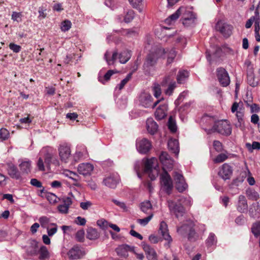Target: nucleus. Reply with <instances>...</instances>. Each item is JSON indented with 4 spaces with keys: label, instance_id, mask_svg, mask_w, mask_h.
<instances>
[{
    "label": "nucleus",
    "instance_id": "f257e3e1",
    "mask_svg": "<svg viewBox=\"0 0 260 260\" xmlns=\"http://www.w3.org/2000/svg\"><path fill=\"white\" fill-rule=\"evenodd\" d=\"M159 160L163 165L164 173L160 176L161 183L166 192L170 194L173 188L172 180L170 175L165 170L173 168L174 160L167 152L162 151L159 155Z\"/></svg>",
    "mask_w": 260,
    "mask_h": 260
},
{
    "label": "nucleus",
    "instance_id": "f03ea898",
    "mask_svg": "<svg viewBox=\"0 0 260 260\" xmlns=\"http://www.w3.org/2000/svg\"><path fill=\"white\" fill-rule=\"evenodd\" d=\"M164 52L165 49L161 47L152 49L146 57L144 67L149 68L154 66L156 63L157 59L162 56V53Z\"/></svg>",
    "mask_w": 260,
    "mask_h": 260
},
{
    "label": "nucleus",
    "instance_id": "7ed1b4c3",
    "mask_svg": "<svg viewBox=\"0 0 260 260\" xmlns=\"http://www.w3.org/2000/svg\"><path fill=\"white\" fill-rule=\"evenodd\" d=\"M157 165V160L155 157L147 159L145 164L144 171L148 174L151 180L155 179L158 175V170L156 168Z\"/></svg>",
    "mask_w": 260,
    "mask_h": 260
},
{
    "label": "nucleus",
    "instance_id": "20e7f679",
    "mask_svg": "<svg viewBox=\"0 0 260 260\" xmlns=\"http://www.w3.org/2000/svg\"><path fill=\"white\" fill-rule=\"evenodd\" d=\"M194 224L192 222L184 224L177 229V232L182 236L186 234L188 235V239L190 241H196L198 237V234L193 229Z\"/></svg>",
    "mask_w": 260,
    "mask_h": 260
},
{
    "label": "nucleus",
    "instance_id": "39448f33",
    "mask_svg": "<svg viewBox=\"0 0 260 260\" xmlns=\"http://www.w3.org/2000/svg\"><path fill=\"white\" fill-rule=\"evenodd\" d=\"M213 128L219 134L229 136L232 133V127L227 120L219 121L215 123Z\"/></svg>",
    "mask_w": 260,
    "mask_h": 260
},
{
    "label": "nucleus",
    "instance_id": "423d86ee",
    "mask_svg": "<svg viewBox=\"0 0 260 260\" xmlns=\"http://www.w3.org/2000/svg\"><path fill=\"white\" fill-rule=\"evenodd\" d=\"M176 70L171 72L169 75L166 76L161 82L162 86L168 84L167 89L165 90V93L170 95L172 94L174 89L176 87V83L173 80V76L175 73Z\"/></svg>",
    "mask_w": 260,
    "mask_h": 260
},
{
    "label": "nucleus",
    "instance_id": "0eeeda50",
    "mask_svg": "<svg viewBox=\"0 0 260 260\" xmlns=\"http://www.w3.org/2000/svg\"><path fill=\"white\" fill-rule=\"evenodd\" d=\"M152 96L147 93H142L140 97V103L143 107L145 108L151 107L152 109H154L161 101L164 100V98H161L153 104H152Z\"/></svg>",
    "mask_w": 260,
    "mask_h": 260
},
{
    "label": "nucleus",
    "instance_id": "6e6552de",
    "mask_svg": "<svg viewBox=\"0 0 260 260\" xmlns=\"http://www.w3.org/2000/svg\"><path fill=\"white\" fill-rule=\"evenodd\" d=\"M151 147V142L146 138L139 139L136 141V148L140 153L146 154L150 151Z\"/></svg>",
    "mask_w": 260,
    "mask_h": 260
},
{
    "label": "nucleus",
    "instance_id": "1a4fd4ad",
    "mask_svg": "<svg viewBox=\"0 0 260 260\" xmlns=\"http://www.w3.org/2000/svg\"><path fill=\"white\" fill-rule=\"evenodd\" d=\"M216 75L220 84L223 87L227 86L230 83V77L228 72L223 68H218L216 70Z\"/></svg>",
    "mask_w": 260,
    "mask_h": 260
},
{
    "label": "nucleus",
    "instance_id": "9d476101",
    "mask_svg": "<svg viewBox=\"0 0 260 260\" xmlns=\"http://www.w3.org/2000/svg\"><path fill=\"white\" fill-rule=\"evenodd\" d=\"M168 203L170 211L174 214L177 218L183 216L185 213V209L181 203L177 204L172 200H169Z\"/></svg>",
    "mask_w": 260,
    "mask_h": 260
},
{
    "label": "nucleus",
    "instance_id": "9b49d317",
    "mask_svg": "<svg viewBox=\"0 0 260 260\" xmlns=\"http://www.w3.org/2000/svg\"><path fill=\"white\" fill-rule=\"evenodd\" d=\"M58 153L60 160L67 163L71 157V148L67 144H60L58 147Z\"/></svg>",
    "mask_w": 260,
    "mask_h": 260
},
{
    "label": "nucleus",
    "instance_id": "f8f14e48",
    "mask_svg": "<svg viewBox=\"0 0 260 260\" xmlns=\"http://www.w3.org/2000/svg\"><path fill=\"white\" fill-rule=\"evenodd\" d=\"M85 254V252L83 248L77 245L74 246L68 252L69 257L73 260L80 259Z\"/></svg>",
    "mask_w": 260,
    "mask_h": 260
},
{
    "label": "nucleus",
    "instance_id": "ddd939ff",
    "mask_svg": "<svg viewBox=\"0 0 260 260\" xmlns=\"http://www.w3.org/2000/svg\"><path fill=\"white\" fill-rule=\"evenodd\" d=\"M8 174L13 179L19 180L21 179V172H19L17 167L11 162H8L6 164Z\"/></svg>",
    "mask_w": 260,
    "mask_h": 260
},
{
    "label": "nucleus",
    "instance_id": "4468645a",
    "mask_svg": "<svg viewBox=\"0 0 260 260\" xmlns=\"http://www.w3.org/2000/svg\"><path fill=\"white\" fill-rule=\"evenodd\" d=\"M217 30L219 31L224 37H229L232 34V26L228 24L219 21L215 26Z\"/></svg>",
    "mask_w": 260,
    "mask_h": 260
},
{
    "label": "nucleus",
    "instance_id": "2eb2a0df",
    "mask_svg": "<svg viewBox=\"0 0 260 260\" xmlns=\"http://www.w3.org/2000/svg\"><path fill=\"white\" fill-rule=\"evenodd\" d=\"M233 174V169L228 164L225 163L219 168L218 175L224 180L230 179Z\"/></svg>",
    "mask_w": 260,
    "mask_h": 260
},
{
    "label": "nucleus",
    "instance_id": "dca6fc26",
    "mask_svg": "<svg viewBox=\"0 0 260 260\" xmlns=\"http://www.w3.org/2000/svg\"><path fill=\"white\" fill-rule=\"evenodd\" d=\"M119 181V176L117 174H112L104 179L103 183L110 188H114L118 183Z\"/></svg>",
    "mask_w": 260,
    "mask_h": 260
},
{
    "label": "nucleus",
    "instance_id": "f3484780",
    "mask_svg": "<svg viewBox=\"0 0 260 260\" xmlns=\"http://www.w3.org/2000/svg\"><path fill=\"white\" fill-rule=\"evenodd\" d=\"M135 247L127 244H122L118 246L115 249L117 255L124 258L128 256L129 251L134 252Z\"/></svg>",
    "mask_w": 260,
    "mask_h": 260
},
{
    "label": "nucleus",
    "instance_id": "a211bd4d",
    "mask_svg": "<svg viewBox=\"0 0 260 260\" xmlns=\"http://www.w3.org/2000/svg\"><path fill=\"white\" fill-rule=\"evenodd\" d=\"M158 232L164 240L167 241L169 243L172 241V238L169 233L168 225L165 221H162L160 222Z\"/></svg>",
    "mask_w": 260,
    "mask_h": 260
},
{
    "label": "nucleus",
    "instance_id": "6ab92c4d",
    "mask_svg": "<svg viewBox=\"0 0 260 260\" xmlns=\"http://www.w3.org/2000/svg\"><path fill=\"white\" fill-rule=\"evenodd\" d=\"M168 110V105L164 103L161 104L156 109L155 116L156 119L161 120L164 118L167 115Z\"/></svg>",
    "mask_w": 260,
    "mask_h": 260
},
{
    "label": "nucleus",
    "instance_id": "aec40b11",
    "mask_svg": "<svg viewBox=\"0 0 260 260\" xmlns=\"http://www.w3.org/2000/svg\"><path fill=\"white\" fill-rule=\"evenodd\" d=\"M93 170V166L89 163H82L78 167V171L84 176L90 175Z\"/></svg>",
    "mask_w": 260,
    "mask_h": 260
},
{
    "label": "nucleus",
    "instance_id": "412c9836",
    "mask_svg": "<svg viewBox=\"0 0 260 260\" xmlns=\"http://www.w3.org/2000/svg\"><path fill=\"white\" fill-rule=\"evenodd\" d=\"M19 167L21 173L28 174L31 172V161L28 159L19 160Z\"/></svg>",
    "mask_w": 260,
    "mask_h": 260
},
{
    "label": "nucleus",
    "instance_id": "4be33fe9",
    "mask_svg": "<svg viewBox=\"0 0 260 260\" xmlns=\"http://www.w3.org/2000/svg\"><path fill=\"white\" fill-rule=\"evenodd\" d=\"M143 249L148 260H158L156 251L149 245L143 244Z\"/></svg>",
    "mask_w": 260,
    "mask_h": 260
},
{
    "label": "nucleus",
    "instance_id": "5701e85b",
    "mask_svg": "<svg viewBox=\"0 0 260 260\" xmlns=\"http://www.w3.org/2000/svg\"><path fill=\"white\" fill-rule=\"evenodd\" d=\"M146 127L150 134L154 135L158 129V125L152 118H150L146 121Z\"/></svg>",
    "mask_w": 260,
    "mask_h": 260
},
{
    "label": "nucleus",
    "instance_id": "b1692460",
    "mask_svg": "<svg viewBox=\"0 0 260 260\" xmlns=\"http://www.w3.org/2000/svg\"><path fill=\"white\" fill-rule=\"evenodd\" d=\"M248 205L245 196L240 195L239 197L237 210L240 212H244L247 211Z\"/></svg>",
    "mask_w": 260,
    "mask_h": 260
},
{
    "label": "nucleus",
    "instance_id": "393cba45",
    "mask_svg": "<svg viewBox=\"0 0 260 260\" xmlns=\"http://www.w3.org/2000/svg\"><path fill=\"white\" fill-rule=\"evenodd\" d=\"M169 149L175 154L178 155L179 152V142L176 139H171L169 140L168 143Z\"/></svg>",
    "mask_w": 260,
    "mask_h": 260
},
{
    "label": "nucleus",
    "instance_id": "a878e982",
    "mask_svg": "<svg viewBox=\"0 0 260 260\" xmlns=\"http://www.w3.org/2000/svg\"><path fill=\"white\" fill-rule=\"evenodd\" d=\"M100 233L95 229L89 228L87 230L86 237L89 240H96L100 237Z\"/></svg>",
    "mask_w": 260,
    "mask_h": 260
},
{
    "label": "nucleus",
    "instance_id": "bb28decb",
    "mask_svg": "<svg viewBox=\"0 0 260 260\" xmlns=\"http://www.w3.org/2000/svg\"><path fill=\"white\" fill-rule=\"evenodd\" d=\"M246 195L248 199L257 201L259 198V193L252 188H248L246 190Z\"/></svg>",
    "mask_w": 260,
    "mask_h": 260
},
{
    "label": "nucleus",
    "instance_id": "cd10ccee",
    "mask_svg": "<svg viewBox=\"0 0 260 260\" xmlns=\"http://www.w3.org/2000/svg\"><path fill=\"white\" fill-rule=\"evenodd\" d=\"M140 208L141 211L146 214L149 215L150 213H152L151 212L152 206L150 201H147L141 203L140 204Z\"/></svg>",
    "mask_w": 260,
    "mask_h": 260
},
{
    "label": "nucleus",
    "instance_id": "c85d7f7f",
    "mask_svg": "<svg viewBox=\"0 0 260 260\" xmlns=\"http://www.w3.org/2000/svg\"><path fill=\"white\" fill-rule=\"evenodd\" d=\"M39 250L38 243L34 240L30 243V246L27 249V252L31 255H36Z\"/></svg>",
    "mask_w": 260,
    "mask_h": 260
},
{
    "label": "nucleus",
    "instance_id": "c756f323",
    "mask_svg": "<svg viewBox=\"0 0 260 260\" xmlns=\"http://www.w3.org/2000/svg\"><path fill=\"white\" fill-rule=\"evenodd\" d=\"M189 76L188 72L186 70L179 71L177 76V81L179 84H183Z\"/></svg>",
    "mask_w": 260,
    "mask_h": 260
},
{
    "label": "nucleus",
    "instance_id": "7c9ffc66",
    "mask_svg": "<svg viewBox=\"0 0 260 260\" xmlns=\"http://www.w3.org/2000/svg\"><path fill=\"white\" fill-rule=\"evenodd\" d=\"M184 10V7H180L174 14L170 15L169 18L166 19V22L167 23H170L176 20L181 14V11Z\"/></svg>",
    "mask_w": 260,
    "mask_h": 260
},
{
    "label": "nucleus",
    "instance_id": "2f4dec72",
    "mask_svg": "<svg viewBox=\"0 0 260 260\" xmlns=\"http://www.w3.org/2000/svg\"><path fill=\"white\" fill-rule=\"evenodd\" d=\"M38 253L40 254L39 259L41 260L48 259L50 257L49 252L45 246L42 245L40 247Z\"/></svg>",
    "mask_w": 260,
    "mask_h": 260
},
{
    "label": "nucleus",
    "instance_id": "473e14b6",
    "mask_svg": "<svg viewBox=\"0 0 260 260\" xmlns=\"http://www.w3.org/2000/svg\"><path fill=\"white\" fill-rule=\"evenodd\" d=\"M165 55H166L168 57L167 63L170 64L172 62L176 54L174 49H171L170 50H169L168 49L166 50L165 49V52L162 53V56Z\"/></svg>",
    "mask_w": 260,
    "mask_h": 260
},
{
    "label": "nucleus",
    "instance_id": "72a5a7b5",
    "mask_svg": "<svg viewBox=\"0 0 260 260\" xmlns=\"http://www.w3.org/2000/svg\"><path fill=\"white\" fill-rule=\"evenodd\" d=\"M131 54L129 51H124L118 55L119 62L121 63H125L131 58Z\"/></svg>",
    "mask_w": 260,
    "mask_h": 260
},
{
    "label": "nucleus",
    "instance_id": "f704fd0d",
    "mask_svg": "<svg viewBox=\"0 0 260 260\" xmlns=\"http://www.w3.org/2000/svg\"><path fill=\"white\" fill-rule=\"evenodd\" d=\"M247 82L252 87H255L258 85V81L255 80L252 71H249L247 73Z\"/></svg>",
    "mask_w": 260,
    "mask_h": 260
},
{
    "label": "nucleus",
    "instance_id": "c9c22d12",
    "mask_svg": "<svg viewBox=\"0 0 260 260\" xmlns=\"http://www.w3.org/2000/svg\"><path fill=\"white\" fill-rule=\"evenodd\" d=\"M109 55V52L107 51L104 55V58L106 59L108 64L112 65L114 64V62L116 60L118 57V52L117 51L113 52L111 59H108V56Z\"/></svg>",
    "mask_w": 260,
    "mask_h": 260
},
{
    "label": "nucleus",
    "instance_id": "e433bc0d",
    "mask_svg": "<svg viewBox=\"0 0 260 260\" xmlns=\"http://www.w3.org/2000/svg\"><path fill=\"white\" fill-rule=\"evenodd\" d=\"M54 154L52 151L50 150H46V152L44 155L45 162L46 163L47 167H50L52 162V159L53 158Z\"/></svg>",
    "mask_w": 260,
    "mask_h": 260
},
{
    "label": "nucleus",
    "instance_id": "4c0bfd02",
    "mask_svg": "<svg viewBox=\"0 0 260 260\" xmlns=\"http://www.w3.org/2000/svg\"><path fill=\"white\" fill-rule=\"evenodd\" d=\"M217 243V239L215 235L212 233H210L206 240V245L208 247L214 245Z\"/></svg>",
    "mask_w": 260,
    "mask_h": 260
},
{
    "label": "nucleus",
    "instance_id": "58836bf2",
    "mask_svg": "<svg viewBox=\"0 0 260 260\" xmlns=\"http://www.w3.org/2000/svg\"><path fill=\"white\" fill-rule=\"evenodd\" d=\"M175 186L176 189L180 192L184 191L187 187V184L185 181L184 179L175 183Z\"/></svg>",
    "mask_w": 260,
    "mask_h": 260
},
{
    "label": "nucleus",
    "instance_id": "ea45409f",
    "mask_svg": "<svg viewBox=\"0 0 260 260\" xmlns=\"http://www.w3.org/2000/svg\"><path fill=\"white\" fill-rule=\"evenodd\" d=\"M251 231L255 237L260 236V221H256L253 224Z\"/></svg>",
    "mask_w": 260,
    "mask_h": 260
},
{
    "label": "nucleus",
    "instance_id": "a19ab883",
    "mask_svg": "<svg viewBox=\"0 0 260 260\" xmlns=\"http://www.w3.org/2000/svg\"><path fill=\"white\" fill-rule=\"evenodd\" d=\"M182 18L181 19H189V17H191V16H194L195 15L193 14V13L190 11L189 10L187 9V8L184 7V10L181 11V14Z\"/></svg>",
    "mask_w": 260,
    "mask_h": 260
},
{
    "label": "nucleus",
    "instance_id": "79ce46f5",
    "mask_svg": "<svg viewBox=\"0 0 260 260\" xmlns=\"http://www.w3.org/2000/svg\"><path fill=\"white\" fill-rule=\"evenodd\" d=\"M123 34L128 37H134L138 34V29L136 28L123 30Z\"/></svg>",
    "mask_w": 260,
    "mask_h": 260
},
{
    "label": "nucleus",
    "instance_id": "37998d69",
    "mask_svg": "<svg viewBox=\"0 0 260 260\" xmlns=\"http://www.w3.org/2000/svg\"><path fill=\"white\" fill-rule=\"evenodd\" d=\"M71 22L70 20H65L61 23L60 28L62 31H67L71 28Z\"/></svg>",
    "mask_w": 260,
    "mask_h": 260
},
{
    "label": "nucleus",
    "instance_id": "c03bdc74",
    "mask_svg": "<svg viewBox=\"0 0 260 260\" xmlns=\"http://www.w3.org/2000/svg\"><path fill=\"white\" fill-rule=\"evenodd\" d=\"M153 216V213H150L149 215H148V216L146 218L143 219H138L137 220V222L142 226H145L152 219Z\"/></svg>",
    "mask_w": 260,
    "mask_h": 260
},
{
    "label": "nucleus",
    "instance_id": "a18cd8bd",
    "mask_svg": "<svg viewBox=\"0 0 260 260\" xmlns=\"http://www.w3.org/2000/svg\"><path fill=\"white\" fill-rule=\"evenodd\" d=\"M228 158V154L225 153H220L218 154L214 159V162L215 163H220L224 161H225L226 159H227Z\"/></svg>",
    "mask_w": 260,
    "mask_h": 260
},
{
    "label": "nucleus",
    "instance_id": "49530a36",
    "mask_svg": "<svg viewBox=\"0 0 260 260\" xmlns=\"http://www.w3.org/2000/svg\"><path fill=\"white\" fill-rule=\"evenodd\" d=\"M41 226L43 228L46 229L48 227L49 219L46 216H42L39 219Z\"/></svg>",
    "mask_w": 260,
    "mask_h": 260
},
{
    "label": "nucleus",
    "instance_id": "de8ad7c7",
    "mask_svg": "<svg viewBox=\"0 0 260 260\" xmlns=\"http://www.w3.org/2000/svg\"><path fill=\"white\" fill-rule=\"evenodd\" d=\"M153 91L154 96L158 98L161 94V90L160 86L158 84H155L153 87Z\"/></svg>",
    "mask_w": 260,
    "mask_h": 260
},
{
    "label": "nucleus",
    "instance_id": "09e8293b",
    "mask_svg": "<svg viewBox=\"0 0 260 260\" xmlns=\"http://www.w3.org/2000/svg\"><path fill=\"white\" fill-rule=\"evenodd\" d=\"M50 225L53 226V228L49 229L48 227L47 229L48 235L50 237L53 236L57 231V225L56 223H52L50 224Z\"/></svg>",
    "mask_w": 260,
    "mask_h": 260
},
{
    "label": "nucleus",
    "instance_id": "8fccbe9b",
    "mask_svg": "<svg viewBox=\"0 0 260 260\" xmlns=\"http://www.w3.org/2000/svg\"><path fill=\"white\" fill-rule=\"evenodd\" d=\"M244 114V110L241 108H239L236 113V117L238 122L241 124L243 122V117Z\"/></svg>",
    "mask_w": 260,
    "mask_h": 260
},
{
    "label": "nucleus",
    "instance_id": "3c124183",
    "mask_svg": "<svg viewBox=\"0 0 260 260\" xmlns=\"http://www.w3.org/2000/svg\"><path fill=\"white\" fill-rule=\"evenodd\" d=\"M22 15L20 12H13L12 14L11 19L17 22H20L22 21Z\"/></svg>",
    "mask_w": 260,
    "mask_h": 260
},
{
    "label": "nucleus",
    "instance_id": "603ef678",
    "mask_svg": "<svg viewBox=\"0 0 260 260\" xmlns=\"http://www.w3.org/2000/svg\"><path fill=\"white\" fill-rule=\"evenodd\" d=\"M246 145L250 151H252L254 149H260V143L258 142H253L252 144L247 143Z\"/></svg>",
    "mask_w": 260,
    "mask_h": 260
},
{
    "label": "nucleus",
    "instance_id": "864d4df0",
    "mask_svg": "<svg viewBox=\"0 0 260 260\" xmlns=\"http://www.w3.org/2000/svg\"><path fill=\"white\" fill-rule=\"evenodd\" d=\"M9 132L6 128L0 129V139L2 141L6 140L8 139Z\"/></svg>",
    "mask_w": 260,
    "mask_h": 260
},
{
    "label": "nucleus",
    "instance_id": "5fc2aeb1",
    "mask_svg": "<svg viewBox=\"0 0 260 260\" xmlns=\"http://www.w3.org/2000/svg\"><path fill=\"white\" fill-rule=\"evenodd\" d=\"M196 19V16H191L189 19H181L182 21V24L185 26H189L194 24V20Z\"/></svg>",
    "mask_w": 260,
    "mask_h": 260
},
{
    "label": "nucleus",
    "instance_id": "6e6d98bb",
    "mask_svg": "<svg viewBox=\"0 0 260 260\" xmlns=\"http://www.w3.org/2000/svg\"><path fill=\"white\" fill-rule=\"evenodd\" d=\"M64 174L66 176L69 177L71 179H72L73 180H74L76 182H77L78 180V179L77 178L78 177V176L77 175V174L76 173H75L73 172H72V171H70L69 170H66V171H65Z\"/></svg>",
    "mask_w": 260,
    "mask_h": 260
},
{
    "label": "nucleus",
    "instance_id": "4d7b16f0",
    "mask_svg": "<svg viewBox=\"0 0 260 260\" xmlns=\"http://www.w3.org/2000/svg\"><path fill=\"white\" fill-rule=\"evenodd\" d=\"M134 18V12L133 10L128 11L124 17V21L126 23L131 22Z\"/></svg>",
    "mask_w": 260,
    "mask_h": 260
},
{
    "label": "nucleus",
    "instance_id": "13d9d810",
    "mask_svg": "<svg viewBox=\"0 0 260 260\" xmlns=\"http://www.w3.org/2000/svg\"><path fill=\"white\" fill-rule=\"evenodd\" d=\"M132 77V73H129L127 75L126 77L123 79L120 83L118 85L119 89L120 90L122 89L125 85L128 82V81L131 79Z\"/></svg>",
    "mask_w": 260,
    "mask_h": 260
},
{
    "label": "nucleus",
    "instance_id": "bf43d9fd",
    "mask_svg": "<svg viewBox=\"0 0 260 260\" xmlns=\"http://www.w3.org/2000/svg\"><path fill=\"white\" fill-rule=\"evenodd\" d=\"M173 176V178H174L175 183H176L177 182H178L181 180H183V179H184V177L183 176L182 174L177 171L174 172Z\"/></svg>",
    "mask_w": 260,
    "mask_h": 260
},
{
    "label": "nucleus",
    "instance_id": "052dcab7",
    "mask_svg": "<svg viewBox=\"0 0 260 260\" xmlns=\"http://www.w3.org/2000/svg\"><path fill=\"white\" fill-rule=\"evenodd\" d=\"M84 231L83 230L78 231L76 234V238L79 242H83L84 239Z\"/></svg>",
    "mask_w": 260,
    "mask_h": 260
},
{
    "label": "nucleus",
    "instance_id": "680f3d73",
    "mask_svg": "<svg viewBox=\"0 0 260 260\" xmlns=\"http://www.w3.org/2000/svg\"><path fill=\"white\" fill-rule=\"evenodd\" d=\"M97 225L102 229H106L109 226V223L105 219H101L97 221Z\"/></svg>",
    "mask_w": 260,
    "mask_h": 260
},
{
    "label": "nucleus",
    "instance_id": "e2e57ef3",
    "mask_svg": "<svg viewBox=\"0 0 260 260\" xmlns=\"http://www.w3.org/2000/svg\"><path fill=\"white\" fill-rule=\"evenodd\" d=\"M37 167L39 171H44L45 170L44 163L41 157L38 159L37 162Z\"/></svg>",
    "mask_w": 260,
    "mask_h": 260
},
{
    "label": "nucleus",
    "instance_id": "0e129e2a",
    "mask_svg": "<svg viewBox=\"0 0 260 260\" xmlns=\"http://www.w3.org/2000/svg\"><path fill=\"white\" fill-rule=\"evenodd\" d=\"M168 127L171 131L174 133L177 130V127L175 123L172 120L171 118L170 117L168 122Z\"/></svg>",
    "mask_w": 260,
    "mask_h": 260
},
{
    "label": "nucleus",
    "instance_id": "69168bd1",
    "mask_svg": "<svg viewBox=\"0 0 260 260\" xmlns=\"http://www.w3.org/2000/svg\"><path fill=\"white\" fill-rule=\"evenodd\" d=\"M92 205V203L90 201L81 202L80 204V207L84 210L88 209Z\"/></svg>",
    "mask_w": 260,
    "mask_h": 260
},
{
    "label": "nucleus",
    "instance_id": "338daca9",
    "mask_svg": "<svg viewBox=\"0 0 260 260\" xmlns=\"http://www.w3.org/2000/svg\"><path fill=\"white\" fill-rule=\"evenodd\" d=\"M213 147L217 152H220L222 150V145L219 141H214L213 142Z\"/></svg>",
    "mask_w": 260,
    "mask_h": 260
},
{
    "label": "nucleus",
    "instance_id": "774afa93",
    "mask_svg": "<svg viewBox=\"0 0 260 260\" xmlns=\"http://www.w3.org/2000/svg\"><path fill=\"white\" fill-rule=\"evenodd\" d=\"M30 183L31 185L38 188H41L42 187V183L35 178L31 179Z\"/></svg>",
    "mask_w": 260,
    "mask_h": 260
}]
</instances>
